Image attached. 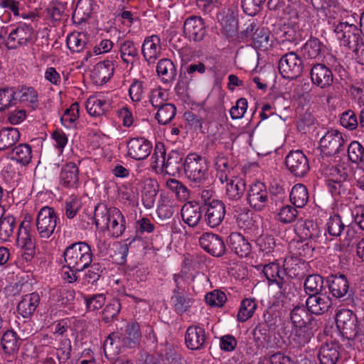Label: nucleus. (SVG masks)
Wrapping results in <instances>:
<instances>
[{"label": "nucleus", "instance_id": "obj_1", "mask_svg": "<svg viewBox=\"0 0 364 364\" xmlns=\"http://www.w3.org/2000/svg\"><path fill=\"white\" fill-rule=\"evenodd\" d=\"M141 333L137 323H127L124 328L110 333L104 342L105 355H118L122 348H134L141 341Z\"/></svg>", "mask_w": 364, "mask_h": 364}, {"label": "nucleus", "instance_id": "obj_2", "mask_svg": "<svg viewBox=\"0 0 364 364\" xmlns=\"http://www.w3.org/2000/svg\"><path fill=\"white\" fill-rule=\"evenodd\" d=\"M94 220L97 228L107 230L112 237H120L126 230L125 217L115 207L108 208L105 204H98L95 208Z\"/></svg>", "mask_w": 364, "mask_h": 364}, {"label": "nucleus", "instance_id": "obj_3", "mask_svg": "<svg viewBox=\"0 0 364 364\" xmlns=\"http://www.w3.org/2000/svg\"><path fill=\"white\" fill-rule=\"evenodd\" d=\"M63 268L85 270L92 262V252L85 242H77L68 245L63 251Z\"/></svg>", "mask_w": 364, "mask_h": 364}, {"label": "nucleus", "instance_id": "obj_4", "mask_svg": "<svg viewBox=\"0 0 364 364\" xmlns=\"http://www.w3.org/2000/svg\"><path fill=\"white\" fill-rule=\"evenodd\" d=\"M32 38L33 28L26 23L2 26L0 28V39L6 38V45L9 49H16L26 46Z\"/></svg>", "mask_w": 364, "mask_h": 364}, {"label": "nucleus", "instance_id": "obj_5", "mask_svg": "<svg viewBox=\"0 0 364 364\" xmlns=\"http://www.w3.org/2000/svg\"><path fill=\"white\" fill-rule=\"evenodd\" d=\"M208 169L207 159L195 152L188 154L183 161V170L187 178L195 183L205 181Z\"/></svg>", "mask_w": 364, "mask_h": 364}, {"label": "nucleus", "instance_id": "obj_6", "mask_svg": "<svg viewBox=\"0 0 364 364\" xmlns=\"http://www.w3.org/2000/svg\"><path fill=\"white\" fill-rule=\"evenodd\" d=\"M58 217L53 208L43 206L38 211L36 226L39 237L42 239H48L54 233L57 226Z\"/></svg>", "mask_w": 364, "mask_h": 364}, {"label": "nucleus", "instance_id": "obj_7", "mask_svg": "<svg viewBox=\"0 0 364 364\" xmlns=\"http://www.w3.org/2000/svg\"><path fill=\"white\" fill-rule=\"evenodd\" d=\"M346 140L338 130L331 129L321 138L319 146L321 152L326 156H335L346 149Z\"/></svg>", "mask_w": 364, "mask_h": 364}, {"label": "nucleus", "instance_id": "obj_8", "mask_svg": "<svg viewBox=\"0 0 364 364\" xmlns=\"http://www.w3.org/2000/svg\"><path fill=\"white\" fill-rule=\"evenodd\" d=\"M16 245L24 252L26 260H30L35 255V242L33 234L31 230V217H26L21 222L16 239Z\"/></svg>", "mask_w": 364, "mask_h": 364}, {"label": "nucleus", "instance_id": "obj_9", "mask_svg": "<svg viewBox=\"0 0 364 364\" xmlns=\"http://www.w3.org/2000/svg\"><path fill=\"white\" fill-rule=\"evenodd\" d=\"M303 69L302 60L294 52L284 54L279 62V70L284 78L296 79L302 74Z\"/></svg>", "mask_w": 364, "mask_h": 364}, {"label": "nucleus", "instance_id": "obj_10", "mask_svg": "<svg viewBox=\"0 0 364 364\" xmlns=\"http://www.w3.org/2000/svg\"><path fill=\"white\" fill-rule=\"evenodd\" d=\"M242 33L255 48L266 50L270 46V32L267 28L259 27L252 22L247 25Z\"/></svg>", "mask_w": 364, "mask_h": 364}, {"label": "nucleus", "instance_id": "obj_11", "mask_svg": "<svg viewBox=\"0 0 364 364\" xmlns=\"http://www.w3.org/2000/svg\"><path fill=\"white\" fill-rule=\"evenodd\" d=\"M247 202L257 211H261L266 208H271L269 193L266 186L260 182L250 186L247 190Z\"/></svg>", "mask_w": 364, "mask_h": 364}, {"label": "nucleus", "instance_id": "obj_12", "mask_svg": "<svg viewBox=\"0 0 364 364\" xmlns=\"http://www.w3.org/2000/svg\"><path fill=\"white\" fill-rule=\"evenodd\" d=\"M328 178L326 183L329 191L333 196L341 195L346 193L348 183L346 169L342 166H332L328 169Z\"/></svg>", "mask_w": 364, "mask_h": 364}, {"label": "nucleus", "instance_id": "obj_13", "mask_svg": "<svg viewBox=\"0 0 364 364\" xmlns=\"http://www.w3.org/2000/svg\"><path fill=\"white\" fill-rule=\"evenodd\" d=\"M285 164L290 173L296 177H304L310 169L309 160L301 150L291 151L285 158Z\"/></svg>", "mask_w": 364, "mask_h": 364}, {"label": "nucleus", "instance_id": "obj_14", "mask_svg": "<svg viewBox=\"0 0 364 364\" xmlns=\"http://www.w3.org/2000/svg\"><path fill=\"white\" fill-rule=\"evenodd\" d=\"M204 221L211 228L219 226L224 220L225 206L223 201L213 200L205 203L203 207Z\"/></svg>", "mask_w": 364, "mask_h": 364}, {"label": "nucleus", "instance_id": "obj_15", "mask_svg": "<svg viewBox=\"0 0 364 364\" xmlns=\"http://www.w3.org/2000/svg\"><path fill=\"white\" fill-rule=\"evenodd\" d=\"M200 247L213 257H222L226 251V245L223 238L212 232H204L199 238Z\"/></svg>", "mask_w": 364, "mask_h": 364}, {"label": "nucleus", "instance_id": "obj_16", "mask_svg": "<svg viewBox=\"0 0 364 364\" xmlns=\"http://www.w3.org/2000/svg\"><path fill=\"white\" fill-rule=\"evenodd\" d=\"M151 150V142L144 137L132 138L127 142V154L134 160H144L150 155Z\"/></svg>", "mask_w": 364, "mask_h": 364}, {"label": "nucleus", "instance_id": "obj_17", "mask_svg": "<svg viewBox=\"0 0 364 364\" xmlns=\"http://www.w3.org/2000/svg\"><path fill=\"white\" fill-rule=\"evenodd\" d=\"M337 327L343 334L355 337L358 333L356 316L349 309H342L336 316Z\"/></svg>", "mask_w": 364, "mask_h": 364}, {"label": "nucleus", "instance_id": "obj_18", "mask_svg": "<svg viewBox=\"0 0 364 364\" xmlns=\"http://www.w3.org/2000/svg\"><path fill=\"white\" fill-rule=\"evenodd\" d=\"M334 32L341 45L348 48L361 38L357 26L347 22H341L336 25Z\"/></svg>", "mask_w": 364, "mask_h": 364}, {"label": "nucleus", "instance_id": "obj_19", "mask_svg": "<svg viewBox=\"0 0 364 364\" xmlns=\"http://www.w3.org/2000/svg\"><path fill=\"white\" fill-rule=\"evenodd\" d=\"M310 77L312 83L322 89L329 87L333 82L331 70L323 63H316L311 67Z\"/></svg>", "mask_w": 364, "mask_h": 364}, {"label": "nucleus", "instance_id": "obj_20", "mask_svg": "<svg viewBox=\"0 0 364 364\" xmlns=\"http://www.w3.org/2000/svg\"><path fill=\"white\" fill-rule=\"evenodd\" d=\"M60 184L65 188L76 189L80 185L79 168L73 162L63 166L60 176Z\"/></svg>", "mask_w": 364, "mask_h": 364}, {"label": "nucleus", "instance_id": "obj_21", "mask_svg": "<svg viewBox=\"0 0 364 364\" xmlns=\"http://www.w3.org/2000/svg\"><path fill=\"white\" fill-rule=\"evenodd\" d=\"M207 335L204 328L198 326H191L186 331L185 343L187 348L198 350L205 348Z\"/></svg>", "mask_w": 364, "mask_h": 364}, {"label": "nucleus", "instance_id": "obj_22", "mask_svg": "<svg viewBox=\"0 0 364 364\" xmlns=\"http://www.w3.org/2000/svg\"><path fill=\"white\" fill-rule=\"evenodd\" d=\"M183 33L190 40L196 42L202 41L206 33L203 19L198 16L188 18L183 23Z\"/></svg>", "mask_w": 364, "mask_h": 364}, {"label": "nucleus", "instance_id": "obj_23", "mask_svg": "<svg viewBox=\"0 0 364 364\" xmlns=\"http://www.w3.org/2000/svg\"><path fill=\"white\" fill-rule=\"evenodd\" d=\"M226 242L231 251L240 257H247L251 253V244L241 233L231 232L227 237Z\"/></svg>", "mask_w": 364, "mask_h": 364}, {"label": "nucleus", "instance_id": "obj_24", "mask_svg": "<svg viewBox=\"0 0 364 364\" xmlns=\"http://www.w3.org/2000/svg\"><path fill=\"white\" fill-rule=\"evenodd\" d=\"M141 53L149 63H154L161 53V43L159 36L152 35L146 37L141 46Z\"/></svg>", "mask_w": 364, "mask_h": 364}, {"label": "nucleus", "instance_id": "obj_25", "mask_svg": "<svg viewBox=\"0 0 364 364\" xmlns=\"http://www.w3.org/2000/svg\"><path fill=\"white\" fill-rule=\"evenodd\" d=\"M216 178L221 183H225L228 178L236 176L233 163L223 154H218L214 159Z\"/></svg>", "mask_w": 364, "mask_h": 364}, {"label": "nucleus", "instance_id": "obj_26", "mask_svg": "<svg viewBox=\"0 0 364 364\" xmlns=\"http://www.w3.org/2000/svg\"><path fill=\"white\" fill-rule=\"evenodd\" d=\"M262 272L270 283H275L281 292H286L288 280L284 277V272L278 263L270 262L264 265Z\"/></svg>", "mask_w": 364, "mask_h": 364}, {"label": "nucleus", "instance_id": "obj_27", "mask_svg": "<svg viewBox=\"0 0 364 364\" xmlns=\"http://www.w3.org/2000/svg\"><path fill=\"white\" fill-rule=\"evenodd\" d=\"M331 304L332 301L329 296L321 293L311 295L306 301L307 309L316 315L326 312Z\"/></svg>", "mask_w": 364, "mask_h": 364}, {"label": "nucleus", "instance_id": "obj_28", "mask_svg": "<svg viewBox=\"0 0 364 364\" xmlns=\"http://www.w3.org/2000/svg\"><path fill=\"white\" fill-rule=\"evenodd\" d=\"M114 71V65L112 61L104 60L97 63L91 74V77L96 85L105 84L112 77Z\"/></svg>", "mask_w": 364, "mask_h": 364}, {"label": "nucleus", "instance_id": "obj_29", "mask_svg": "<svg viewBox=\"0 0 364 364\" xmlns=\"http://www.w3.org/2000/svg\"><path fill=\"white\" fill-rule=\"evenodd\" d=\"M203 207L198 203L188 202L184 204L181 208V217L185 223L190 227H196L201 220Z\"/></svg>", "mask_w": 364, "mask_h": 364}, {"label": "nucleus", "instance_id": "obj_30", "mask_svg": "<svg viewBox=\"0 0 364 364\" xmlns=\"http://www.w3.org/2000/svg\"><path fill=\"white\" fill-rule=\"evenodd\" d=\"M141 200L144 207L150 209L154 207L157 195V182L151 178H144L141 182Z\"/></svg>", "mask_w": 364, "mask_h": 364}, {"label": "nucleus", "instance_id": "obj_31", "mask_svg": "<svg viewBox=\"0 0 364 364\" xmlns=\"http://www.w3.org/2000/svg\"><path fill=\"white\" fill-rule=\"evenodd\" d=\"M324 53V45L315 37H311L301 47V54L305 59L319 60Z\"/></svg>", "mask_w": 364, "mask_h": 364}, {"label": "nucleus", "instance_id": "obj_32", "mask_svg": "<svg viewBox=\"0 0 364 364\" xmlns=\"http://www.w3.org/2000/svg\"><path fill=\"white\" fill-rule=\"evenodd\" d=\"M328 286L333 296L340 299L346 295L349 282L344 274H332L328 277Z\"/></svg>", "mask_w": 364, "mask_h": 364}, {"label": "nucleus", "instance_id": "obj_33", "mask_svg": "<svg viewBox=\"0 0 364 364\" xmlns=\"http://www.w3.org/2000/svg\"><path fill=\"white\" fill-rule=\"evenodd\" d=\"M40 296L33 292L24 295L17 306L18 313L23 318L31 317L40 304Z\"/></svg>", "mask_w": 364, "mask_h": 364}, {"label": "nucleus", "instance_id": "obj_34", "mask_svg": "<svg viewBox=\"0 0 364 364\" xmlns=\"http://www.w3.org/2000/svg\"><path fill=\"white\" fill-rule=\"evenodd\" d=\"M295 230L298 236L303 240H316L321 235L319 226L313 220L299 222Z\"/></svg>", "mask_w": 364, "mask_h": 364}, {"label": "nucleus", "instance_id": "obj_35", "mask_svg": "<svg viewBox=\"0 0 364 364\" xmlns=\"http://www.w3.org/2000/svg\"><path fill=\"white\" fill-rule=\"evenodd\" d=\"M225 183V196L229 200H237L242 198L246 190L245 183L242 178L236 175L228 178Z\"/></svg>", "mask_w": 364, "mask_h": 364}, {"label": "nucleus", "instance_id": "obj_36", "mask_svg": "<svg viewBox=\"0 0 364 364\" xmlns=\"http://www.w3.org/2000/svg\"><path fill=\"white\" fill-rule=\"evenodd\" d=\"M339 346L336 343H326L321 345L318 353L321 364H336L339 358Z\"/></svg>", "mask_w": 364, "mask_h": 364}, {"label": "nucleus", "instance_id": "obj_37", "mask_svg": "<svg viewBox=\"0 0 364 364\" xmlns=\"http://www.w3.org/2000/svg\"><path fill=\"white\" fill-rule=\"evenodd\" d=\"M156 72L164 83L173 82L177 75V70L174 63L168 58H162L159 60L156 66Z\"/></svg>", "mask_w": 364, "mask_h": 364}, {"label": "nucleus", "instance_id": "obj_38", "mask_svg": "<svg viewBox=\"0 0 364 364\" xmlns=\"http://www.w3.org/2000/svg\"><path fill=\"white\" fill-rule=\"evenodd\" d=\"M93 5V0H79L73 14V21L81 24L87 21L92 14Z\"/></svg>", "mask_w": 364, "mask_h": 364}, {"label": "nucleus", "instance_id": "obj_39", "mask_svg": "<svg viewBox=\"0 0 364 364\" xmlns=\"http://www.w3.org/2000/svg\"><path fill=\"white\" fill-rule=\"evenodd\" d=\"M311 336L312 332L309 326L293 327L289 336V341L294 347L300 348L307 344Z\"/></svg>", "mask_w": 364, "mask_h": 364}, {"label": "nucleus", "instance_id": "obj_40", "mask_svg": "<svg viewBox=\"0 0 364 364\" xmlns=\"http://www.w3.org/2000/svg\"><path fill=\"white\" fill-rule=\"evenodd\" d=\"M15 228V218L0 207V240L6 241L13 235Z\"/></svg>", "mask_w": 364, "mask_h": 364}, {"label": "nucleus", "instance_id": "obj_41", "mask_svg": "<svg viewBox=\"0 0 364 364\" xmlns=\"http://www.w3.org/2000/svg\"><path fill=\"white\" fill-rule=\"evenodd\" d=\"M20 336L17 333L11 330L6 331L2 336L1 343L5 353L9 355H14L18 351L21 343Z\"/></svg>", "mask_w": 364, "mask_h": 364}, {"label": "nucleus", "instance_id": "obj_42", "mask_svg": "<svg viewBox=\"0 0 364 364\" xmlns=\"http://www.w3.org/2000/svg\"><path fill=\"white\" fill-rule=\"evenodd\" d=\"M85 107L90 116L100 117L108 110L109 102L98 96H91L87 100Z\"/></svg>", "mask_w": 364, "mask_h": 364}, {"label": "nucleus", "instance_id": "obj_43", "mask_svg": "<svg viewBox=\"0 0 364 364\" xmlns=\"http://www.w3.org/2000/svg\"><path fill=\"white\" fill-rule=\"evenodd\" d=\"M120 57L122 61L127 64L133 65L139 58V51L136 45L129 40L120 43Z\"/></svg>", "mask_w": 364, "mask_h": 364}, {"label": "nucleus", "instance_id": "obj_44", "mask_svg": "<svg viewBox=\"0 0 364 364\" xmlns=\"http://www.w3.org/2000/svg\"><path fill=\"white\" fill-rule=\"evenodd\" d=\"M20 132L16 128L9 127L0 130V150L12 148L19 140Z\"/></svg>", "mask_w": 364, "mask_h": 364}, {"label": "nucleus", "instance_id": "obj_45", "mask_svg": "<svg viewBox=\"0 0 364 364\" xmlns=\"http://www.w3.org/2000/svg\"><path fill=\"white\" fill-rule=\"evenodd\" d=\"M182 161V154L178 151L172 150L166 157L164 172L172 176L178 173L181 168L183 167Z\"/></svg>", "mask_w": 364, "mask_h": 364}, {"label": "nucleus", "instance_id": "obj_46", "mask_svg": "<svg viewBox=\"0 0 364 364\" xmlns=\"http://www.w3.org/2000/svg\"><path fill=\"white\" fill-rule=\"evenodd\" d=\"M171 300L174 311L178 314H183L188 311L194 301L193 299L191 297L189 294L185 293L173 294Z\"/></svg>", "mask_w": 364, "mask_h": 364}, {"label": "nucleus", "instance_id": "obj_47", "mask_svg": "<svg viewBox=\"0 0 364 364\" xmlns=\"http://www.w3.org/2000/svg\"><path fill=\"white\" fill-rule=\"evenodd\" d=\"M166 157V154L164 146L160 143L156 144L151 158V168L156 173H164Z\"/></svg>", "mask_w": 364, "mask_h": 364}, {"label": "nucleus", "instance_id": "obj_48", "mask_svg": "<svg viewBox=\"0 0 364 364\" xmlns=\"http://www.w3.org/2000/svg\"><path fill=\"white\" fill-rule=\"evenodd\" d=\"M32 158L31 147L28 144H20L12 149L11 159L19 164L27 165Z\"/></svg>", "mask_w": 364, "mask_h": 364}, {"label": "nucleus", "instance_id": "obj_49", "mask_svg": "<svg viewBox=\"0 0 364 364\" xmlns=\"http://www.w3.org/2000/svg\"><path fill=\"white\" fill-rule=\"evenodd\" d=\"M289 198L294 205L297 208H303L309 200V193L306 187L301 183L294 185Z\"/></svg>", "mask_w": 364, "mask_h": 364}, {"label": "nucleus", "instance_id": "obj_50", "mask_svg": "<svg viewBox=\"0 0 364 364\" xmlns=\"http://www.w3.org/2000/svg\"><path fill=\"white\" fill-rule=\"evenodd\" d=\"M311 315L304 306H296L290 312V319L293 327L309 326Z\"/></svg>", "mask_w": 364, "mask_h": 364}, {"label": "nucleus", "instance_id": "obj_51", "mask_svg": "<svg viewBox=\"0 0 364 364\" xmlns=\"http://www.w3.org/2000/svg\"><path fill=\"white\" fill-rule=\"evenodd\" d=\"M304 291L309 296L321 293L323 287V277L317 274H309L304 283Z\"/></svg>", "mask_w": 364, "mask_h": 364}, {"label": "nucleus", "instance_id": "obj_52", "mask_svg": "<svg viewBox=\"0 0 364 364\" xmlns=\"http://www.w3.org/2000/svg\"><path fill=\"white\" fill-rule=\"evenodd\" d=\"M303 265L304 264L299 262L296 258L285 259L284 262V275L287 274L292 279L300 277L303 274Z\"/></svg>", "mask_w": 364, "mask_h": 364}, {"label": "nucleus", "instance_id": "obj_53", "mask_svg": "<svg viewBox=\"0 0 364 364\" xmlns=\"http://www.w3.org/2000/svg\"><path fill=\"white\" fill-rule=\"evenodd\" d=\"M277 35L281 45L285 46L286 43L296 44L297 40L296 32L295 28L291 26L284 24L279 28Z\"/></svg>", "mask_w": 364, "mask_h": 364}, {"label": "nucleus", "instance_id": "obj_54", "mask_svg": "<svg viewBox=\"0 0 364 364\" xmlns=\"http://www.w3.org/2000/svg\"><path fill=\"white\" fill-rule=\"evenodd\" d=\"M176 114V107L174 105L167 103L159 108L156 119L161 124H166L169 123Z\"/></svg>", "mask_w": 364, "mask_h": 364}, {"label": "nucleus", "instance_id": "obj_55", "mask_svg": "<svg viewBox=\"0 0 364 364\" xmlns=\"http://www.w3.org/2000/svg\"><path fill=\"white\" fill-rule=\"evenodd\" d=\"M166 186L167 188L176 194L180 200L185 201L188 199L190 196L189 191L181 181L169 178L166 181Z\"/></svg>", "mask_w": 364, "mask_h": 364}, {"label": "nucleus", "instance_id": "obj_56", "mask_svg": "<svg viewBox=\"0 0 364 364\" xmlns=\"http://www.w3.org/2000/svg\"><path fill=\"white\" fill-rule=\"evenodd\" d=\"M86 269L83 279L85 282L91 284H95L100 279L105 270V268L99 262H91Z\"/></svg>", "mask_w": 364, "mask_h": 364}, {"label": "nucleus", "instance_id": "obj_57", "mask_svg": "<svg viewBox=\"0 0 364 364\" xmlns=\"http://www.w3.org/2000/svg\"><path fill=\"white\" fill-rule=\"evenodd\" d=\"M16 92L13 87H6L0 90V112L16 105L17 97Z\"/></svg>", "mask_w": 364, "mask_h": 364}, {"label": "nucleus", "instance_id": "obj_58", "mask_svg": "<svg viewBox=\"0 0 364 364\" xmlns=\"http://www.w3.org/2000/svg\"><path fill=\"white\" fill-rule=\"evenodd\" d=\"M55 350L58 364H66L70 358L72 350L71 341L68 338H63Z\"/></svg>", "mask_w": 364, "mask_h": 364}, {"label": "nucleus", "instance_id": "obj_59", "mask_svg": "<svg viewBox=\"0 0 364 364\" xmlns=\"http://www.w3.org/2000/svg\"><path fill=\"white\" fill-rule=\"evenodd\" d=\"M257 308V304L253 299H245L241 302L240 308L237 314V319L240 322H245L252 316Z\"/></svg>", "mask_w": 364, "mask_h": 364}, {"label": "nucleus", "instance_id": "obj_60", "mask_svg": "<svg viewBox=\"0 0 364 364\" xmlns=\"http://www.w3.org/2000/svg\"><path fill=\"white\" fill-rule=\"evenodd\" d=\"M79 117V104L77 102L73 103L70 108L65 111V113L60 118L62 124L67 127L71 128L75 126L76 120Z\"/></svg>", "mask_w": 364, "mask_h": 364}, {"label": "nucleus", "instance_id": "obj_61", "mask_svg": "<svg viewBox=\"0 0 364 364\" xmlns=\"http://www.w3.org/2000/svg\"><path fill=\"white\" fill-rule=\"evenodd\" d=\"M66 43L70 50L78 53L85 46V35L82 33H72L67 37Z\"/></svg>", "mask_w": 364, "mask_h": 364}, {"label": "nucleus", "instance_id": "obj_62", "mask_svg": "<svg viewBox=\"0 0 364 364\" xmlns=\"http://www.w3.org/2000/svg\"><path fill=\"white\" fill-rule=\"evenodd\" d=\"M347 151L348 158L353 163L364 162V147L358 141H352L348 146Z\"/></svg>", "mask_w": 364, "mask_h": 364}, {"label": "nucleus", "instance_id": "obj_63", "mask_svg": "<svg viewBox=\"0 0 364 364\" xmlns=\"http://www.w3.org/2000/svg\"><path fill=\"white\" fill-rule=\"evenodd\" d=\"M223 32L228 38H232L237 31V21L232 15H226L220 21Z\"/></svg>", "mask_w": 364, "mask_h": 364}, {"label": "nucleus", "instance_id": "obj_64", "mask_svg": "<svg viewBox=\"0 0 364 364\" xmlns=\"http://www.w3.org/2000/svg\"><path fill=\"white\" fill-rule=\"evenodd\" d=\"M271 196L269 198L271 209L283 204L286 199L284 189L279 185H272L270 189Z\"/></svg>", "mask_w": 364, "mask_h": 364}]
</instances>
